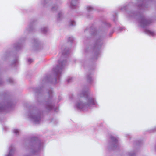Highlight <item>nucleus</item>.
<instances>
[{
    "mask_svg": "<svg viewBox=\"0 0 156 156\" xmlns=\"http://www.w3.org/2000/svg\"><path fill=\"white\" fill-rule=\"evenodd\" d=\"M78 97L80 98L76 101L74 106L78 109L87 110L98 105L95 98L89 94L88 88H84L82 92L78 95Z\"/></svg>",
    "mask_w": 156,
    "mask_h": 156,
    "instance_id": "obj_1",
    "label": "nucleus"
},
{
    "mask_svg": "<svg viewBox=\"0 0 156 156\" xmlns=\"http://www.w3.org/2000/svg\"><path fill=\"white\" fill-rule=\"evenodd\" d=\"M44 147V144L37 138L33 137L31 138L29 146L26 148L27 151L29 153V154L25 156H31L32 155H37L39 152ZM9 152L5 156H13L14 149L12 146L9 148Z\"/></svg>",
    "mask_w": 156,
    "mask_h": 156,
    "instance_id": "obj_2",
    "label": "nucleus"
},
{
    "mask_svg": "<svg viewBox=\"0 0 156 156\" xmlns=\"http://www.w3.org/2000/svg\"><path fill=\"white\" fill-rule=\"evenodd\" d=\"M64 49V47H62L61 48V51H62V55H61V58L60 60H59L58 62V64L53 69V72L54 75L55 76V78L54 80L55 81V83H57V80L60 78L61 73L62 72V70L64 66L66 65L67 63L66 60L65 59H63V58H65L66 57V55L69 53V51H68V49L65 48V49L63 50V49Z\"/></svg>",
    "mask_w": 156,
    "mask_h": 156,
    "instance_id": "obj_3",
    "label": "nucleus"
},
{
    "mask_svg": "<svg viewBox=\"0 0 156 156\" xmlns=\"http://www.w3.org/2000/svg\"><path fill=\"white\" fill-rule=\"evenodd\" d=\"M127 16L129 18L138 19V22L140 26L143 28H145L152 22V20L147 18L140 12H134L130 11L127 13Z\"/></svg>",
    "mask_w": 156,
    "mask_h": 156,
    "instance_id": "obj_4",
    "label": "nucleus"
},
{
    "mask_svg": "<svg viewBox=\"0 0 156 156\" xmlns=\"http://www.w3.org/2000/svg\"><path fill=\"white\" fill-rule=\"evenodd\" d=\"M92 35L96 37L95 46L94 48V54L96 55V58H98L97 55L100 53V49L103 44V37L100 32L98 31L97 29H94L93 31H91Z\"/></svg>",
    "mask_w": 156,
    "mask_h": 156,
    "instance_id": "obj_5",
    "label": "nucleus"
},
{
    "mask_svg": "<svg viewBox=\"0 0 156 156\" xmlns=\"http://www.w3.org/2000/svg\"><path fill=\"white\" fill-rule=\"evenodd\" d=\"M26 117L35 124H39L41 121V115L38 111L33 109L27 112Z\"/></svg>",
    "mask_w": 156,
    "mask_h": 156,
    "instance_id": "obj_6",
    "label": "nucleus"
},
{
    "mask_svg": "<svg viewBox=\"0 0 156 156\" xmlns=\"http://www.w3.org/2000/svg\"><path fill=\"white\" fill-rule=\"evenodd\" d=\"M46 98V101L45 103V108L46 109L48 110L53 109L54 111L57 112L58 110V108L54 107L53 105L54 99L52 90L50 89L48 91V95Z\"/></svg>",
    "mask_w": 156,
    "mask_h": 156,
    "instance_id": "obj_7",
    "label": "nucleus"
},
{
    "mask_svg": "<svg viewBox=\"0 0 156 156\" xmlns=\"http://www.w3.org/2000/svg\"><path fill=\"white\" fill-rule=\"evenodd\" d=\"M52 11H59L57 15V20L58 21L61 20L63 18V12L62 10H59V7L56 5H52L51 9Z\"/></svg>",
    "mask_w": 156,
    "mask_h": 156,
    "instance_id": "obj_8",
    "label": "nucleus"
},
{
    "mask_svg": "<svg viewBox=\"0 0 156 156\" xmlns=\"http://www.w3.org/2000/svg\"><path fill=\"white\" fill-rule=\"evenodd\" d=\"M110 142L109 144L112 149H115L118 146V138L111 135L110 136Z\"/></svg>",
    "mask_w": 156,
    "mask_h": 156,
    "instance_id": "obj_9",
    "label": "nucleus"
},
{
    "mask_svg": "<svg viewBox=\"0 0 156 156\" xmlns=\"http://www.w3.org/2000/svg\"><path fill=\"white\" fill-rule=\"evenodd\" d=\"M12 106L11 102L8 101L0 103V112H5L7 109Z\"/></svg>",
    "mask_w": 156,
    "mask_h": 156,
    "instance_id": "obj_10",
    "label": "nucleus"
},
{
    "mask_svg": "<svg viewBox=\"0 0 156 156\" xmlns=\"http://www.w3.org/2000/svg\"><path fill=\"white\" fill-rule=\"evenodd\" d=\"M145 32L149 36H153L155 35L156 33L154 31H151L148 29H146L144 30Z\"/></svg>",
    "mask_w": 156,
    "mask_h": 156,
    "instance_id": "obj_11",
    "label": "nucleus"
},
{
    "mask_svg": "<svg viewBox=\"0 0 156 156\" xmlns=\"http://www.w3.org/2000/svg\"><path fill=\"white\" fill-rule=\"evenodd\" d=\"M78 0H71L70 5L73 8H75L78 5Z\"/></svg>",
    "mask_w": 156,
    "mask_h": 156,
    "instance_id": "obj_12",
    "label": "nucleus"
},
{
    "mask_svg": "<svg viewBox=\"0 0 156 156\" xmlns=\"http://www.w3.org/2000/svg\"><path fill=\"white\" fill-rule=\"evenodd\" d=\"M86 78L88 82L91 83L93 80L92 75L91 74H87L86 76Z\"/></svg>",
    "mask_w": 156,
    "mask_h": 156,
    "instance_id": "obj_13",
    "label": "nucleus"
},
{
    "mask_svg": "<svg viewBox=\"0 0 156 156\" xmlns=\"http://www.w3.org/2000/svg\"><path fill=\"white\" fill-rule=\"evenodd\" d=\"M85 9L88 12H91L94 9L93 7L90 5L86 6L85 7Z\"/></svg>",
    "mask_w": 156,
    "mask_h": 156,
    "instance_id": "obj_14",
    "label": "nucleus"
},
{
    "mask_svg": "<svg viewBox=\"0 0 156 156\" xmlns=\"http://www.w3.org/2000/svg\"><path fill=\"white\" fill-rule=\"evenodd\" d=\"M49 0H41V4L44 6L48 2Z\"/></svg>",
    "mask_w": 156,
    "mask_h": 156,
    "instance_id": "obj_15",
    "label": "nucleus"
},
{
    "mask_svg": "<svg viewBox=\"0 0 156 156\" xmlns=\"http://www.w3.org/2000/svg\"><path fill=\"white\" fill-rule=\"evenodd\" d=\"M21 47V45L19 43H17L14 45V47L17 50H19Z\"/></svg>",
    "mask_w": 156,
    "mask_h": 156,
    "instance_id": "obj_16",
    "label": "nucleus"
},
{
    "mask_svg": "<svg viewBox=\"0 0 156 156\" xmlns=\"http://www.w3.org/2000/svg\"><path fill=\"white\" fill-rule=\"evenodd\" d=\"M48 30V29L47 27H44L41 29V32L43 33H46Z\"/></svg>",
    "mask_w": 156,
    "mask_h": 156,
    "instance_id": "obj_17",
    "label": "nucleus"
},
{
    "mask_svg": "<svg viewBox=\"0 0 156 156\" xmlns=\"http://www.w3.org/2000/svg\"><path fill=\"white\" fill-rule=\"evenodd\" d=\"M13 131L14 133L16 135H18L19 134L20 132V130L16 129H13Z\"/></svg>",
    "mask_w": 156,
    "mask_h": 156,
    "instance_id": "obj_18",
    "label": "nucleus"
},
{
    "mask_svg": "<svg viewBox=\"0 0 156 156\" xmlns=\"http://www.w3.org/2000/svg\"><path fill=\"white\" fill-rule=\"evenodd\" d=\"M69 25L70 26H73L75 25L76 23L75 21L73 20H70L69 22Z\"/></svg>",
    "mask_w": 156,
    "mask_h": 156,
    "instance_id": "obj_19",
    "label": "nucleus"
},
{
    "mask_svg": "<svg viewBox=\"0 0 156 156\" xmlns=\"http://www.w3.org/2000/svg\"><path fill=\"white\" fill-rule=\"evenodd\" d=\"M32 26L31 25L28 27L27 28V30L28 31H30L32 30Z\"/></svg>",
    "mask_w": 156,
    "mask_h": 156,
    "instance_id": "obj_20",
    "label": "nucleus"
},
{
    "mask_svg": "<svg viewBox=\"0 0 156 156\" xmlns=\"http://www.w3.org/2000/svg\"><path fill=\"white\" fill-rule=\"evenodd\" d=\"M128 6L127 5H125L123 6L122 7L120 8V9L122 10H126V9L128 8Z\"/></svg>",
    "mask_w": 156,
    "mask_h": 156,
    "instance_id": "obj_21",
    "label": "nucleus"
},
{
    "mask_svg": "<svg viewBox=\"0 0 156 156\" xmlns=\"http://www.w3.org/2000/svg\"><path fill=\"white\" fill-rule=\"evenodd\" d=\"M68 41H69L72 42L73 41V37H69L68 38Z\"/></svg>",
    "mask_w": 156,
    "mask_h": 156,
    "instance_id": "obj_22",
    "label": "nucleus"
},
{
    "mask_svg": "<svg viewBox=\"0 0 156 156\" xmlns=\"http://www.w3.org/2000/svg\"><path fill=\"white\" fill-rule=\"evenodd\" d=\"M18 62V60L16 59H15L13 62V64H14V65H16L17 64Z\"/></svg>",
    "mask_w": 156,
    "mask_h": 156,
    "instance_id": "obj_23",
    "label": "nucleus"
},
{
    "mask_svg": "<svg viewBox=\"0 0 156 156\" xmlns=\"http://www.w3.org/2000/svg\"><path fill=\"white\" fill-rule=\"evenodd\" d=\"M129 156H135V154L133 152L129 153Z\"/></svg>",
    "mask_w": 156,
    "mask_h": 156,
    "instance_id": "obj_24",
    "label": "nucleus"
},
{
    "mask_svg": "<svg viewBox=\"0 0 156 156\" xmlns=\"http://www.w3.org/2000/svg\"><path fill=\"white\" fill-rule=\"evenodd\" d=\"M8 82L10 83H12L13 82V80L12 78H9L8 80Z\"/></svg>",
    "mask_w": 156,
    "mask_h": 156,
    "instance_id": "obj_25",
    "label": "nucleus"
},
{
    "mask_svg": "<svg viewBox=\"0 0 156 156\" xmlns=\"http://www.w3.org/2000/svg\"><path fill=\"white\" fill-rule=\"evenodd\" d=\"M72 80V78L69 77L67 79V81L68 82H70Z\"/></svg>",
    "mask_w": 156,
    "mask_h": 156,
    "instance_id": "obj_26",
    "label": "nucleus"
},
{
    "mask_svg": "<svg viewBox=\"0 0 156 156\" xmlns=\"http://www.w3.org/2000/svg\"><path fill=\"white\" fill-rule=\"evenodd\" d=\"M33 61V59H32L30 58H28V63H31Z\"/></svg>",
    "mask_w": 156,
    "mask_h": 156,
    "instance_id": "obj_27",
    "label": "nucleus"
},
{
    "mask_svg": "<svg viewBox=\"0 0 156 156\" xmlns=\"http://www.w3.org/2000/svg\"><path fill=\"white\" fill-rule=\"evenodd\" d=\"M34 43L35 44H38V41L37 39H34Z\"/></svg>",
    "mask_w": 156,
    "mask_h": 156,
    "instance_id": "obj_28",
    "label": "nucleus"
},
{
    "mask_svg": "<svg viewBox=\"0 0 156 156\" xmlns=\"http://www.w3.org/2000/svg\"><path fill=\"white\" fill-rule=\"evenodd\" d=\"M105 25L108 27H109L110 26V24L108 23H105Z\"/></svg>",
    "mask_w": 156,
    "mask_h": 156,
    "instance_id": "obj_29",
    "label": "nucleus"
},
{
    "mask_svg": "<svg viewBox=\"0 0 156 156\" xmlns=\"http://www.w3.org/2000/svg\"><path fill=\"white\" fill-rule=\"evenodd\" d=\"M47 79V80L48 81H50V78H49L47 77L46 78Z\"/></svg>",
    "mask_w": 156,
    "mask_h": 156,
    "instance_id": "obj_30",
    "label": "nucleus"
},
{
    "mask_svg": "<svg viewBox=\"0 0 156 156\" xmlns=\"http://www.w3.org/2000/svg\"><path fill=\"white\" fill-rule=\"evenodd\" d=\"M2 84V81L0 80V85Z\"/></svg>",
    "mask_w": 156,
    "mask_h": 156,
    "instance_id": "obj_31",
    "label": "nucleus"
},
{
    "mask_svg": "<svg viewBox=\"0 0 156 156\" xmlns=\"http://www.w3.org/2000/svg\"><path fill=\"white\" fill-rule=\"evenodd\" d=\"M154 129V131H156V127Z\"/></svg>",
    "mask_w": 156,
    "mask_h": 156,
    "instance_id": "obj_32",
    "label": "nucleus"
},
{
    "mask_svg": "<svg viewBox=\"0 0 156 156\" xmlns=\"http://www.w3.org/2000/svg\"><path fill=\"white\" fill-rule=\"evenodd\" d=\"M126 137H127V136H129V135H128V134H126Z\"/></svg>",
    "mask_w": 156,
    "mask_h": 156,
    "instance_id": "obj_33",
    "label": "nucleus"
},
{
    "mask_svg": "<svg viewBox=\"0 0 156 156\" xmlns=\"http://www.w3.org/2000/svg\"><path fill=\"white\" fill-rule=\"evenodd\" d=\"M61 99V97H59V99Z\"/></svg>",
    "mask_w": 156,
    "mask_h": 156,
    "instance_id": "obj_34",
    "label": "nucleus"
}]
</instances>
